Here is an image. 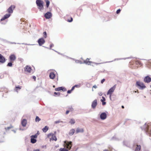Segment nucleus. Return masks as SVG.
I'll return each mask as SVG.
<instances>
[{"instance_id": "nucleus-1", "label": "nucleus", "mask_w": 151, "mask_h": 151, "mask_svg": "<svg viewBox=\"0 0 151 151\" xmlns=\"http://www.w3.org/2000/svg\"><path fill=\"white\" fill-rule=\"evenodd\" d=\"M135 85L140 90H143L146 88V86L144 83L140 81H137Z\"/></svg>"}, {"instance_id": "nucleus-2", "label": "nucleus", "mask_w": 151, "mask_h": 151, "mask_svg": "<svg viewBox=\"0 0 151 151\" xmlns=\"http://www.w3.org/2000/svg\"><path fill=\"white\" fill-rule=\"evenodd\" d=\"M36 2L38 7V9L40 11H41L42 9H43L44 2L43 1L41 0H36Z\"/></svg>"}, {"instance_id": "nucleus-3", "label": "nucleus", "mask_w": 151, "mask_h": 151, "mask_svg": "<svg viewBox=\"0 0 151 151\" xmlns=\"http://www.w3.org/2000/svg\"><path fill=\"white\" fill-rule=\"evenodd\" d=\"M65 147H66L67 149L70 150L72 146V142L71 141H65L64 142Z\"/></svg>"}, {"instance_id": "nucleus-4", "label": "nucleus", "mask_w": 151, "mask_h": 151, "mask_svg": "<svg viewBox=\"0 0 151 151\" xmlns=\"http://www.w3.org/2000/svg\"><path fill=\"white\" fill-rule=\"evenodd\" d=\"M116 85L115 84L113 87H111L110 89L108 91L107 93V95L110 94V98L111 99V94L114 91V90L116 88Z\"/></svg>"}, {"instance_id": "nucleus-5", "label": "nucleus", "mask_w": 151, "mask_h": 151, "mask_svg": "<svg viewBox=\"0 0 151 151\" xmlns=\"http://www.w3.org/2000/svg\"><path fill=\"white\" fill-rule=\"evenodd\" d=\"M50 136H51V138L50 139V141L55 140L56 141L57 140V138L56 136V135H55V134L53 133H50L47 135V137H49Z\"/></svg>"}, {"instance_id": "nucleus-6", "label": "nucleus", "mask_w": 151, "mask_h": 151, "mask_svg": "<svg viewBox=\"0 0 151 151\" xmlns=\"http://www.w3.org/2000/svg\"><path fill=\"white\" fill-rule=\"evenodd\" d=\"M142 130H144L145 132H147L149 130V126L146 123H145L142 127H141Z\"/></svg>"}, {"instance_id": "nucleus-7", "label": "nucleus", "mask_w": 151, "mask_h": 151, "mask_svg": "<svg viewBox=\"0 0 151 151\" xmlns=\"http://www.w3.org/2000/svg\"><path fill=\"white\" fill-rule=\"evenodd\" d=\"M100 117L101 120H104L106 118L107 114L105 112H103L100 114Z\"/></svg>"}, {"instance_id": "nucleus-8", "label": "nucleus", "mask_w": 151, "mask_h": 151, "mask_svg": "<svg viewBox=\"0 0 151 151\" xmlns=\"http://www.w3.org/2000/svg\"><path fill=\"white\" fill-rule=\"evenodd\" d=\"M45 42V40L42 38H40L38 40V42L40 46L42 45Z\"/></svg>"}, {"instance_id": "nucleus-9", "label": "nucleus", "mask_w": 151, "mask_h": 151, "mask_svg": "<svg viewBox=\"0 0 151 151\" xmlns=\"http://www.w3.org/2000/svg\"><path fill=\"white\" fill-rule=\"evenodd\" d=\"M97 104V100L96 99H95L92 103L91 105L92 108L93 109H95Z\"/></svg>"}, {"instance_id": "nucleus-10", "label": "nucleus", "mask_w": 151, "mask_h": 151, "mask_svg": "<svg viewBox=\"0 0 151 151\" xmlns=\"http://www.w3.org/2000/svg\"><path fill=\"white\" fill-rule=\"evenodd\" d=\"M55 90L56 91H59L61 90L63 91H65L67 90L66 88L63 87H60L55 89Z\"/></svg>"}, {"instance_id": "nucleus-11", "label": "nucleus", "mask_w": 151, "mask_h": 151, "mask_svg": "<svg viewBox=\"0 0 151 151\" xmlns=\"http://www.w3.org/2000/svg\"><path fill=\"white\" fill-rule=\"evenodd\" d=\"M144 81L146 83H149L151 81V78L149 76H147L144 78Z\"/></svg>"}, {"instance_id": "nucleus-12", "label": "nucleus", "mask_w": 151, "mask_h": 151, "mask_svg": "<svg viewBox=\"0 0 151 151\" xmlns=\"http://www.w3.org/2000/svg\"><path fill=\"white\" fill-rule=\"evenodd\" d=\"M44 16L46 19H49L51 17L52 14L50 12H47L45 14Z\"/></svg>"}, {"instance_id": "nucleus-13", "label": "nucleus", "mask_w": 151, "mask_h": 151, "mask_svg": "<svg viewBox=\"0 0 151 151\" xmlns=\"http://www.w3.org/2000/svg\"><path fill=\"white\" fill-rule=\"evenodd\" d=\"M9 59L11 62H13L16 59V57L14 54H11L9 57Z\"/></svg>"}, {"instance_id": "nucleus-14", "label": "nucleus", "mask_w": 151, "mask_h": 151, "mask_svg": "<svg viewBox=\"0 0 151 151\" xmlns=\"http://www.w3.org/2000/svg\"><path fill=\"white\" fill-rule=\"evenodd\" d=\"M11 15L10 14H6L4 15V17L1 19V21H3L8 18Z\"/></svg>"}, {"instance_id": "nucleus-15", "label": "nucleus", "mask_w": 151, "mask_h": 151, "mask_svg": "<svg viewBox=\"0 0 151 151\" xmlns=\"http://www.w3.org/2000/svg\"><path fill=\"white\" fill-rule=\"evenodd\" d=\"M5 62V58L1 54H0V63H3Z\"/></svg>"}, {"instance_id": "nucleus-16", "label": "nucleus", "mask_w": 151, "mask_h": 151, "mask_svg": "<svg viewBox=\"0 0 151 151\" xmlns=\"http://www.w3.org/2000/svg\"><path fill=\"white\" fill-rule=\"evenodd\" d=\"M24 70L25 71H27L30 73L32 69L30 67L27 65L24 68Z\"/></svg>"}, {"instance_id": "nucleus-17", "label": "nucleus", "mask_w": 151, "mask_h": 151, "mask_svg": "<svg viewBox=\"0 0 151 151\" xmlns=\"http://www.w3.org/2000/svg\"><path fill=\"white\" fill-rule=\"evenodd\" d=\"M12 7H13L14 8H15V6H11L7 10V11L9 14L10 13H13V11L12 9Z\"/></svg>"}, {"instance_id": "nucleus-18", "label": "nucleus", "mask_w": 151, "mask_h": 151, "mask_svg": "<svg viewBox=\"0 0 151 151\" xmlns=\"http://www.w3.org/2000/svg\"><path fill=\"white\" fill-rule=\"evenodd\" d=\"M55 77V74L53 72L50 73L49 75V77L50 79H54Z\"/></svg>"}, {"instance_id": "nucleus-19", "label": "nucleus", "mask_w": 151, "mask_h": 151, "mask_svg": "<svg viewBox=\"0 0 151 151\" xmlns=\"http://www.w3.org/2000/svg\"><path fill=\"white\" fill-rule=\"evenodd\" d=\"M22 125L23 127H25L27 124V121L26 119H23L21 122Z\"/></svg>"}, {"instance_id": "nucleus-20", "label": "nucleus", "mask_w": 151, "mask_h": 151, "mask_svg": "<svg viewBox=\"0 0 151 151\" xmlns=\"http://www.w3.org/2000/svg\"><path fill=\"white\" fill-rule=\"evenodd\" d=\"M83 129H80L79 128H77L76 130V133H78L79 132H83Z\"/></svg>"}, {"instance_id": "nucleus-21", "label": "nucleus", "mask_w": 151, "mask_h": 151, "mask_svg": "<svg viewBox=\"0 0 151 151\" xmlns=\"http://www.w3.org/2000/svg\"><path fill=\"white\" fill-rule=\"evenodd\" d=\"M75 132V130L73 129H71L69 132V134L70 135L72 136L73 134Z\"/></svg>"}, {"instance_id": "nucleus-22", "label": "nucleus", "mask_w": 151, "mask_h": 151, "mask_svg": "<svg viewBox=\"0 0 151 151\" xmlns=\"http://www.w3.org/2000/svg\"><path fill=\"white\" fill-rule=\"evenodd\" d=\"M141 148V146L140 145H137V147H136L135 151H140Z\"/></svg>"}, {"instance_id": "nucleus-23", "label": "nucleus", "mask_w": 151, "mask_h": 151, "mask_svg": "<svg viewBox=\"0 0 151 151\" xmlns=\"http://www.w3.org/2000/svg\"><path fill=\"white\" fill-rule=\"evenodd\" d=\"M49 129V127L47 126H45L44 128L42 129V131L44 132H46Z\"/></svg>"}, {"instance_id": "nucleus-24", "label": "nucleus", "mask_w": 151, "mask_h": 151, "mask_svg": "<svg viewBox=\"0 0 151 151\" xmlns=\"http://www.w3.org/2000/svg\"><path fill=\"white\" fill-rule=\"evenodd\" d=\"M37 140L33 138H31V142L32 143L34 144L36 142Z\"/></svg>"}, {"instance_id": "nucleus-25", "label": "nucleus", "mask_w": 151, "mask_h": 151, "mask_svg": "<svg viewBox=\"0 0 151 151\" xmlns=\"http://www.w3.org/2000/svg\"><path fill=\"white\" fill-rule=\"evenodd\" d=\"M111 140H115V141H118L119 140V139L117 137L115 136H113Z\"/></svg>"}, {"instance_id": "nucleus-26", "label": "nucleus", "mask_w": 151, "mask_h": 151, "mask_svg": "<svg viewBox=\"0 0 151 151\" xmlns=\"http://www.w3.org/2000/svg\"><path fill=\"white\" fill-rule=\"evenodd\" d=\"M46 3V7L47 8H48L50 4V2L48 0H45Z\"/></svg>"}, {"instance_id": "nucleus-27", "label": "nucleus", "mask_w": 151, "mask_h": 151, "mask_svg": "<svg viewBox=\"0 0 151 151\" xmlns=\"http://www.w3.org/2000/svg\"><path fill=\"white\" fill-rule=\"evenodd\" d=\"M75 123V120L73 119H71L70 121L69 122V123H70L72 124H74Z\"/></svg>"}, {"instance_id": "nucleus-28", "label": "nucleus", "mask_w": 151, "mask_h": 151, "mask_svg": "<svg viewBox=\"0 0 151 151\" xmlns=\"http://www.w3.org/2000/svg\"><path fill=\"white\" fill-rule=\"evenodd\" d=\"M89 59L87 58L86 60V61H84V63H86V64H87L88 65H90V63H91V62L89 61Z\"/></svg>"}, {"instance_id": "nucleus-29", "label": "nucleus", "mask_w": 151, "mask_h": 151, "mask_svg": "<svg viewBox=\"0 0 151 151\" xmlns=\"http://www.w3.org/2000/svg\"><path fill=\"white\" fill-rule=\"evenodd\" d=\"M130 58V57H128V58H116L114 60V61H115L116 60H122V59L125 60V59H129Z\"/></svg>"}, {"instance_id": "nucleus-30", "label": "nucleus", "mask_w": 151, "mask_h": 151, "mask_svg": "<svg viewBox=\"0 0 151 151\" xmlns=\"http://www.w3.org/2000/svg\"><path fill=\"white\" fill-rule=\"evenodd\" d=\"M59 150L60 151H68V150L65 148H60Z\"/></svg>"}, {"instance_id": "nucleus-31", "label": "nucleus", "mask_w": 151, "mask_h": 151, "mask_svg": "<svg viewBox=\"0 0 151 151\" xmlns=\"http://www.w3.org/2000/svg\"><path fill=\"white\" fill-rule=\"evenodd\" d=\"M41 120L40 119L38 116H36L35 118V121L36 122H39Z\"/></svg>"}, {"instance_id": "nucleus-32", "label": "nucleus", "mask_w": 151, "mask_h": 151, "mask_svg": "<svg viewBox=\"0 0 151 151\" xmlns=\"http://www.w3.org/2000/svg\"><path fill=\"white\" fill-rule=\"evenodd\" d=\"M135 63L136 64H137V65H140L141 64V62L138 60H135Z\"/></svg>"}, {"instance_id": "nucleus-33", "label": "nucleus", "mask_w": 151, "mask_h": 151, "mask_svg": "<svg viewBox=\"0 0 151 151\" xmlns=\"http://www.w3.org/2000/svg\"><path fill=\"white\" fill-rule=\"evenodd\" d=\"M12 62H10L8 63L7 65V66L11 67L12 66Z\"/></svg>"}, {"instance_id": "nucleus-34", "label": "nucleus", "mask_w": 151, "mask_h": 151, "mask_svg": "<svg viewBox=\"0 0 151 151\" xmlns=\"http://www.w3.org/2000/svg\"><path fill=\"white\" fill-rule=\"evenodd\" d=\"M37 134L34 135H32L30 137L31 138H37Z\"/></svg>"}, {"instance_id": "nucleus-35", "label": "nucleus", "mask_w": 151, "mask_h": 151, "mask_svg": "<svg viewBox=\"0 0 151 151\" xmlns=\"http://www.w3.org/2000/svg\"><path fill=\"white\" fill-rule=\"evenodd\" d=\"M75 62L76 63H80V64L82 63L81 61L78 60H75Z\"/></svg>"}, {"instance_id": "nucleus-36", "label": "nucleus", "mask_w": 151, "mask_h": 151, "mask_svg": "<svg viewBox=\"0 0 151 151\" xmlns=\"http://www.w3.org/2000/svg\"><path fill=\"white\" fill-rule=\"evenodd\" d=\"M21 86H16V89H15V90L16 91H17V90L18 89H21Z\"/></svg>"}, {"instance_id": "nucleus-37", "label": "nucleus", "mask_w": 151, "mask_h": 151, "mask_svg": "<svg viewBox=\"0 0 151 151\" xmlns=\"http://www.w3.org/2000/svg\"><path fill=\"white\" fill-rule=\"evenodd\" d=\"M43 36L44 38H46L47 37V33L46 32H43Z\"/></svg>"}, {"instance_id": "nucleus-38", "label": "nucleus", "mask_w": 151, "mask_h": 151, "mask_svg": "<svg viewBox=\"0 0 151 151\" xmlns=\"http://www.w3.org/2000/svg\"><path fill=\"white\" fill-rule=\"evenodd\" d=\"M73 20V18L71 17L70 18V20H69V19H68V20H67V21L68 22H72Z\"/></svg>"}, {"instance_id": "nucleus-39", "label": "nucleus", "mask_w": 151, "mask_h": 151, "mask_svg": "<svg viewBox=\"0 0 151 151\" xmlns=\"http://www.w3.org/2000/svg\"><path fill=\"white\" fill-rule=\"evenodd\" d=\"M54 46V45L53 44H52L50 45V48H49L50 50H52V49H51V47Z\"/></svg>"}, {"instance_id": "nucleus-40", "label": "nucleus", "mask_w": 151, "mask_h": 151, "mask_svg": "<svg viewBox=\"0 0 151 151\" xmlns=\"http://www.w3.org/2000/svg\"><path fill=\"white\" fill-rule=\"evenodd\" d=\"M54 94L56 95H58V96H59L60 94V93L59 92H55Z\"/></svg>"}, {"instance_id": "nucleus-41", "label": "nucleus", "mask_w": 151, "mask_h": 151, "mask_svg": "<svg viewBox=\"0 0 151 151\" xmlns=\"http://www.w3.org/2000/svg\"><path fill=\"white\" fill-rule=\"evenodd\" d=\"M120 11H121V9H118L116 12V13L117 14H119L120 12Z\"/></svg>"}, {"instance_id": "nucleus-42", "label": "nucleus", "mask_w": 151, "mask_h": 151, "mask_svg": "<svg viewBox=\"0 0 151 151\" xmlns=\"http://www.w3.org/2000/svg\"><path fill=\"white\" fill-rule=\"evenodd\" d=\"M102 103V105H104L106 104V102L105 101H101Z\"/></svg>"}, {"instance_id": "nucleus-43", "label": "nucleus", "mask_w": 151, "mask_h": 151, "mask_svg": "<svg viewBox=\"0 0 151 151\" xmlns=\"http://www.w3.org/2000/svg\"><path fill=\"white\" fill-rule=\"evenodd\" d=\"M52 50H53V51H55V52H57V53H58V54H59L61 55H63V54L60 53V52H57V51H55V50H54V49H52Z\"/></svg>"}, {"instance_id": "nucleus-44", "label": "nucleus", "mask_w": 151, "mask_h": 151, "mask_svg": "<svg viewBox=\"0 0 151 151\" xmlns=\"http://www.w3.org/2000/svg\"><path fill=\"white\" fill-rule=\"evenodd\" d=\"M11 128V127H7L5 128V129L6 130H9Z\"/></svg>"}, {"instance_id": "nucleus-45", "label": "nucleus", "mask_w": 151, "mask_h": 151, "mask_svg": "<svg viewBox=\"0 0 151 151\" xmlns=\"http://www.w3.org/2000/svg\"><path fill=\"white\" fill-rule=\"evenodd\" d=\"M102 98L103 99H101V101H105L106 99L104 96H102Z\"/></svg>"}, {"instance_id": "nucleus-46", "label": "nucleus", "mask_w": 151, "mask_h": 151, "mask_svg": "<svg viewBox=\"0 0 151 151\" xmlns=\"http://www.w3.org/2000/svg\"><path fill=\"white\" fill-rule=\"evenodd\" d=\"M105 80L104 78L101 80V83H104V82L105 81Z\"/></svg>"}, {"instance_id": "nucleus-47", "label": "nucleus", "mask_w": 151, "mask_h": 151, "mask_svg": "<svg viewBox=\"0 0 151 151\" xmlns=\"http://www.w3.org/2000/svg\"><path fill=\"white\" fill-rule=\"evenodd\" d=\"M72 91L71 90H68V91H67V93H71V92H72Z\"/></svg>"}, {"instance_id": "nucleus-48", "label": "nucleus", "mask_w": 151, "mask_h": 151, "mask_svg": "<svg viewBox=\"0 0 151 151\" xmlns=\"http://www.w3.org/2000/svg\"><path fill=\"white\" fill-rule=\"evenodd\" d=\"M74 86L75 87H78V88H79L80 86L78 85H74Z\"/></svg>"}, {"instance_id": "nucleus-49", "label": "nucleus", "mask_w": 151, "mask_h": 151, "mask_svg": "<svg viewBox=\"0 0 151 151\" xmlns=\"http://www.w3.org/2000/svg\"><path fill=\"white\" fill-rule=\"evenodd\" d=\"M98 94H99V95L100 96H102L103 94L101 92H99Z\"/></svg>"}, {"instance_id": "nucleus-50", "label": "nucleus", "mask_w": 151, "mask_h": 151, "mask_svg": "<svg viewBox=\"0 0 151 151\" xmlns=\"http://www.w3.org/2000/svg\"><path fill=\"white\" fill-rule=\"evenodd\" d=\"M95 63L96 65H98L103 63Z\"/></svg>"}, {"instance_id": "nucleus-51", "label": "nucleus", "mask_w": 151, "mask_h": 151, "mask_svg": "<svg viewBox=\"0 0 151 151\" xmlns=\"http://www.w3.org/2000/svg\"><path fill=\"white\" fill-rule=\"evenodd\" d=\"M75 88V87H74V86H73L71 89V90L72 91H73V90H74V89Z\"/></svg>"}, {"instance_id": "nucleus-52", "label": "nucleus", "mask_w": 151, "mask_h": 151, "mask_svg": "<svg viewBox=\"0 0 151 151\" xmlns=\"http://www.w3.org/2000/svg\"><path fill=\"white\" fill-rule=\"evenodd\" d=\"M60 122V121H57L55 122V123L57 124Z\"/></svg>"}, {"instance_id": "nucleus-53", "label": "nucleus", "mask_w": 151, "mask_h": 151, "mask_svg": "<svg viewBox=\"0 0 151 151\" xmlns=\"http://www.w3.org/2000/svg\"><path fill=\"white\" fill-rule=\"evenodd\" d=\"M69 112V110H67L66 112V114H68Z\"/></svg>"}, {"instance_id": "nucleus-54", "label": "nucleus", "mask_w": 151, "mask_h": 151, "mask_svg": "<svg viewBox=\"0 0 151 151\" xmlns=\"http://www.w3.org/2000/svg\"><path fill=\"white\" fill-rule=\"evenodd\" d=\"M32 78L35 80L36 79V77L35 76H32Z\"/></svg>"}, {"instance_id": "nucleus-55", "label": "nucleus", "mask_w": 151, "mask_h": 151, "mask_svg": "<svg viewBox=\"0 0 151 151\" xmlns=\"http://www.w3.org/2000/svg\"><path fill=\"white\" fill-rule=\"evenodd\" d=\"M33 151H40V150L39 149H37L34 150Z\"/></svg>"}, {"instance_id": "nucleus-56", "label": "nucleus", "mask_w": 151, "mask_h": 151, "mask_svg": "<svg viewBox=\"0 0 151 151\" xmlns=\"http://www.w3.org/2000/svg\"><path fill=\"white\" fill-rule=\"evenodd\" d=\"M97 87V86L96 85H94V86H93V88H96Z\"/></svg>"}, {"instance_id": "nucleus-57", "label": "nucleus", "mask_w": 151, "mask_h": 151, "mask_svg": "<svg viewBox=\"0 0 151 151\" xmlns=\"http://www.w3.org/2000/svg\"><path fill=\"white\" fill-rule=\"evenodd\" d=\"M10 43L11 44H16V43L14 42H10Z\"/></svg>"}, {"instance_id": "nucleus-58", "label": "nucleus", "mask_w": 151, "mask_h": 151, "mask_svg": "<svg viewBox=\"0 0 151 151\" xmlns=\"http://www.w3.org/2000/svg\"><path fill=\"white\" fill-rule=\"evenodd\" d=\"M53 134H55V135H56V132H55L54 133H53Z\"/></svg>"}, {"instance_id": "nucleus-59", "label": "nucleus", "mask_w": 151, "mask_h": 151, "mask_svg": "<svg viewBox=\"0 0 151 151\" xmlns=\"http://www.w3.org/2000/svg\"><path fill=\"white\" fill-rule=\"evenodd\" d=\"M113 61H109V62H106V63H110V62H113Z\"/></svg>"}, {"instance_id": "nucleus-60", "label": "nucleus", "mask_w": 151, "mask_h": 151, "mask_svg": "<svg viewBox=\"0 0 151 151\" xmlns=\"http://www.w3.org/2000/svg\"><path fill=\"white\" fill-rule=\"evenodd\" d=\"M122 109H124V106H122Z\"/></svg>"}, {"instance_id": "nucleus-61", "label": "nucleus", "mask_w": 151, "mask_h": 151, "mask_svg": "<svg viewBox=\"0 0 151 151\" xmlns=\"http://www.w3.org/2000/svg\"><path fill=\"white\" fill-rule=\"evenodd\" d=\"M66 57H67V58H70V59H73V58H69V57H68V56H66Z\"/></svg>"}, {"instance_id": "nucleus-62", "label": "nucleus", "mask_w": 151, "mask_h": 151, "mask_svg": "<svg viewBox=\"0 0 151 151\" xmlns=\"http://www.w3.org/2000/svg\"><path fill=\"white\" fill-rule=\"evenodd\" d=\"M104 151H108V150H104Z\"/></svg>"}, {"instance_id": "nucleus-63", "label": "nucleus", "mask_w": 151, "mask_h": 151, "mask_svg": "<svg viewBox=\"0 0 151 151\" xmlns=\"http://www.w3.org/2000/svg\"><path fill=\"white\" fill-rule=\"evenodd\" d=\"M13 131H14V133H15L16 132V131L15 130H13Z\"/></svg>"}, {"instance_id": "nucleus-64", "label": "nucleus", "mask_w": 151, "mask_h": 151, "mask_svg": "<svg viewBox=\"0 0 151 151\" xmlns=\"http://www.w3.org/2000/svg\"><path fill=\"white\" fill-rule=\"evenodd\" d=\"M22 44L27 45V44H24V43H22Z\"/></svg>"}]
</instances>
